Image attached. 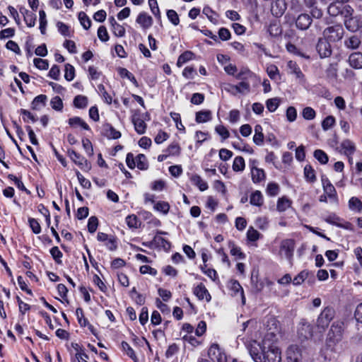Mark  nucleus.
Segmentation results:
<instances>
[{"instance_id": "obj_5", "label": "nucleus", "mask_w": 362, "mask_h": 362, "mask_svg": "<svg viewBox=\"0 0 362 362\" xmlns=\"http://www.w3.org/2000/svg\"><path fill=\"white\" fill-rule=\"evenodd\" d=\"M295 242L293 239H284L281 241L279 245V255L282 258L285 257L289 261L293 256Z\"/></svg>"}, {"instance_id": "obj_32", "label": "nucleus", "mask_w": 362, "mask_h": 362, "mask_svg": "<svg viewBox=\"0 0 362 362\" xmlns=\"http://www.w3.org/2000/svg\"><path fill=\"white\" fill-rule=\"evenodd\" d=\"M250 203L258 207H260L264 204V197L262 193L259 190H255L252 192L250 196Z\"/></svg>"}, {"instance_id": "obj_4", "label": "nucleus", "mask_w": 362, "mask_h": 362, "mask_svg": "<svg viewBox=\"0 0 362 362\" xmlns=\"http://www.w3.org/2000/svg\"><path fill=\"white\" fill-rule=\"evenodd\" d=\"M343 332L344 322L339 320L334 322L328 333V341L334 344L340 341L342 339Z\"/></svg>"}, {"instance_id": "obj_49", "label": "nucleus", "mask_w": 362, "mask_h": 362, "mask_svg": "<svg viewBox=\"0 0 362 362\" xmlns=\"http://www.w3.org/2000/svg\"><path fill=\"white\" fill-rule=\"evenodd\" d=\"M193 53L190 51H186L183 52L180 57H178L177 65L179 67H181L184 64H185L187 62L189 61L192 59Z\"/></svg>"}, {"instance_id": "obj_7", "label": "nucleus", "mask_w": 362, "mask_h": 362, "mask_svg": "<svg viewBox=\"0 0 362 362\" xmlns=\"http://www.w3.org/2000/svg\"><path fill=\"white\" fill-rule=\"evenodd\" d=\"M325 221L332 225L336 226L340 228L347 230H354V226L351 223L344 221L335 214H330L325 218Z\"/></svg>"}, {"instance_id": "obj_21", "label": "nucleus", "mask_w": 362, "mask_h": 362, "mask_svg": "<svg viewBox=\"0 0 362 362\" xmlns=\"http://www.w3.org/2000/svg\"><path fill=\"white\" fill-rule=\"evenodd\" d=\"M287 67L289 74L295 75L296 78L300 81H305V75L303 74L299 66L296 62L291 60L288 61L287 62Z\"/></svg>"}, {"instance_id": "obj_25", "label": "nucleus", "mask_w": 362, "mask_h": 362, "mask_svg": "<svg viewBox=\"0 0 362 362\" xmlns=\"http://www.w3.org/2000/svg\"><path fill=\"white\" fill-rule=\"evenodd\" d=\"M312 23V18L308 14H300L296 19V27L300 30H307Z\"/></svg>"}, {"instance_id": "obj_16", "label": "nucleus", "mask_w": 362, "mask_h": 362, "mask_svg": "<svg viewBox=\"0 0 362 362\" xmlns=\"http://www.w3.org/2000/svg\"><path fill=\"white\" fill-rule=\"evenodd\" d=\"M286 9L285 0H274L272 3L271 12L276 17L281 16Z\"/></svg>"}, {"instance_id": "obj_54", "label": "nucleus", "mask_w": 362, "mask_h": 362, "mask_svg": "<svg viewBox=\"0 0 362 362\" xmlns=\"http://www.w3.org/2000/svg\"><path fill=\"white\" fill-rule=\"evenodd\" d=\"M180 147L177 143L173 142L170 144L165 150V153L170 156H178L180 153Z\"/></svg>"}, {"instance_id": "obj_51", "label": "nucleus", "mask_w": 362, "mask_h": 362, "mask_svg": "<svg viewBox=\"0 0 362 362\" xmlns=\"http://www.w3.org/2000/svg\"><path fill=\"white\" fill-rule=\"evenodd\" d=\"M260 236L261 234L252 226L249 227L247 231V240L250 242H255L259 239Z\"/></svg>"}, {"instance_id": "obj_37", "label": "nucleus", "mask_w": 362, "mask_h": 362, "mask_svg": "<svg viewBox=\"0 0 362 362\" xmlns=\"http://www.w3.org/2000/svg\"><path fill=\"white\" fill-rule=\"evenodd\" d=\"M69 124L73 127H81L85 130H89L88 124L81 117H74L69 119Z\"/></svg>"}, {"instance_id": "obj_19", "label": "nucleus", "mask_w": 362, "mask_h": 362, "mask_svg": "<svg viewBox=\"0 0 362 362\" xmlns=\"http://www.w3.org/2000/svg\"><path fill=\"white\" fill-rule=\"evenodd\" d=\"M136 22L139 24L143 29L146 30L151 27L153 21L152 17L146 12H141L138 15Z\"/></svg>"}, {"instance_id": "obj_59", "label": "nucleus", "mask_w": 362, "mask_h": 362, "mask_svg": "<svg viewBox=\"0 0 362 362\" xmlns=\"http://www.w3.org/2000/svg\"><path fill=\"white\" fill-rule=\"evenodd\" d=\"M302 116L305 119L312 120L316 117V112L310 107H305L302 111Z\"/></svg>"}, {"instance_id": "obj_33", "label": "nucleus", "mask_w": 362, "mask_h": 362, "mask_svg": "<svg viewBox=\"0 0 362 362\" xmlns=\"http://www.w3.org/2000/svg\"><path fill=\"white\" fill-rule=\"evenodd\" d=\"M349 210L354 213H361L362 211V202L356 197H352L348 202Z\"/></svg>"}, {"instance_id": "obj_61", "label": "nucleus", "mask_w": 362, "mask_h": 362, "mask_svg": "<svg viewBox=\"0 0 362 362\" xmlns=\"http://www.w3.org/2000/svg\"><path fill=\"white\" fill-rule=\"evenodd\" d=\"M229 247L230 248L231 255L236 256L240 259L245 258V255L242 252L240 247L235 245L233 243H230Z\"/></svg>"}, {"instance_id": "obj_64", "label": "nucleus", "mask_w": 362, "mask_h": 362, "mask_svg": "<svg viewBox=\"0 0 362 362\" xmlns=\"http://www.w3.org/2000/svg\"><path fill=\"white\" fill-rule=\"evenodd\" d=\"M58 31L64 37L71 36V30L69 27L63 22H58L57 23Z\"/></svg>"}, {"instance_id": "obj_20", "label": "nucleus", "mask_w": 362, "mask_h": 362, "mask_svg": "<svg viewBox=\"0 0 362 362\" xmlns=\"http://www.w3.org/2000/svg\"><path fill=\"white\" fill-rule=\"evenodd\" d=\"M228 287L232 292V295H240L242 303L244 305L245 303V297L244 296L243 288L240 284V283L236 280H231L229 282Z\"/></svg>"}, {"instance_id": "obj_29", "label": "nucleus", "mask_w": 362, "mask_h": 362, "mask_svg": "<svg viewBox=\"0 0 362 362\" xmlns=\"http://www.w3.org/2000/svg\"><path fill=\"white\" fill-rule=\"evenodd\" d=\"M349 65L356 69H362V53L354 52L349 57Z\"/></svg>"}, {"instance_id": "obj_34", "label": "nucleus", "mask_w": 362, "mask_h": 362, "mask_svg": "<svg viewBox=\"0 0 362 362\" xmlns=\"http://www.w3.org/2000/svg\"><path fill=\"white\" fill-rule=\"evenodd\" d=\"M47 97L45 95L41 94L36 96L32 103L31 106L33 110H40L46 105Z\"/></svg>"}, {"instance_id": "obj_38", "label": "nucleus", "mask_w": 362, "mask_h": 362, "mask_svg": "<svg viewBox=\"0 0 362 362\" xmlns=\"http://www.w3.org/2000/svg\"><path fill=\"white\" fill-rule=\"evenodd\" d=\"M304 177L305 180L310 183H313L316 181V175L315 170L310 165H306L304 168Z\"/></svg>"}, {"instance_id": "obj_26", "label": "nucleus", "mask_w": 362, "mask_h": 362, "mask_svg": "<svg viewBox=\"0 0 362 362\" xmlns=\"http://www.w3.org/2000/svg\"><path fill=\"white\" fill-rule=\"evenodd\" d=\"M304 4L310 8V13L313 18H320L322 16V11L316 6L317 0H303Z\"/></svg>"}, {"instance_id": "obj_11", "label": "nucleus", "mask_w": 362, "mask_h": 362, "mask_svg": "<svg viewBox=\"0 0 362 362\" xmlns=\"http://www.w3.org/2000/svg\"><path fill=\"white\" fill-rule=\"evenodd\" d=\"M69 156L70 158L81 169V170H88L90 169V165L87 161V160L76 152L74 150H69L68 151Z\"/></svg>"}, {"instance_id": "obj_24", "label": "nucleus", "mask_w": 362, "mask_h": 362, "mask_svg": "<svg viewBox=\"0 0 362 362\" xmlns=\"http://www.w3.org/2000/svg\"><path fill=\"white\" fill-rule=\"evenodd\" d=\"M132 122L134 125L135 131L139 134H143L146 132V124L140 115L135 114L132 117Z\"/></svg>"}, {"instance_id": "obj_31", "label": "nucleus", "mask_w": 362, "mask_h": 362, "mask_svg": "<svg viewBox=\"0 0 362 362\" xmlns=\"http://www.w3.org/2000/svg\"><path fill=\"white\" fill-rule=\"evenodd\" d=\"M212 119V112L209 110H204L196 112L195 121L197 123H205Z\"/></svg>"}, {"instance_id": "obj_35", "label": "nucleus", "mask_w": 362, "mask_h": 362, "mask_svg": "<svg viewBox=\"0 0 362 362\" xmlns=\"http://www.w3.org/2000/svg\"><path fill=\"white\" fill-rule=\"evenodd\" d=\"M255 75L246 67H243L235 75V78L240 81H249L250 79L255 77Z\"/></svg>"}, {"instance_id": "obj_56", "label": "nucleus", "mask_w": 362, "mask_h": 362, "mask_svg": "<svg viewBox=\"0 0 362 362\" xmlns=\"http://www.w3.org/2000/svg\"><path fill=\"white\" fill-rule=\"evenodd\" d=\"M314 157L321 163L326 164L328 162V156L322 150L317 149L314 151Z\"/></svg>"}, {"instance_id": "obj_45", "label": "nucleus", "mask_w": 362, "mask_h": 362, "mask_svg": "<svg viewBox=\"0 0 362 362\" xmlns=\"http://www.w3.org/2000/svg\"><path fill=\"white\" fill-rule=\"evenodd\" d=\"M153 209L156 211L166 215L170 210V204L167 202L160 201L155 203Z\"/></svg>"}, {"instance_id": "obj_50", "label": "nucleus", "mask_w": 362, "mask_h": 362, "mask_svg": "<svg viewBox=\"0 0 362 362\" xmlns=\"http://www.w3.org/2000/svg\"><path fill=\"white\" fill-rule=\"evenodd\" d=\"M126 223L131 228H137L140 226V221L134 214L127 216L126 218Z\"/></svg>"}, {"instance_id": "obj_47", "label": "nucleus", "mask_w": 362, "mask_h": 362, "mask_svg": "<svg viewBox=\"0 0 362 362\" xmlns=\"http://www.w3.org/2000/svg\"><path fill=\"white\" fill-rule=\"evenodd\" d=\"M335 123L336 119L334 117L329 115L326 117L322 122V128L324 131H327L332 128L335 125Z\"/></svg>"}, {"instance_id": "obj_15", "label": "nucleus", "mask_w": 362, "mask_h": 362, "mask_svg": "<svg viewBox=\"0 0 362 362\" xmlns=\"http://www.w3.org/2000/svg\"><path fill=\"white\" fill-rule=\"evenodd\" d=\"M298 335L301 340L310 338L313 335L311 325L307 322H300L298 328Z\"/></svg>"}, {"instance_id": "obj_14", "label": "nucleus", "mask_w": 362, "mask_h": 362, "mask_svg": "<svg viewBox=\"0 0 362 362\" xmlns=\"http://www.w3.org/2000/svg\"><path fill=\"white\" fill-rule=\"evenodd\" d=\"M193 293L200 300H204L206 302H209L211 299L210 293H209L205 286L202 284H199L194 287Z\"/></svg>"}, {"instance_id": "obj_62", "label": "nucleus", "mask_w": 362, "mask_h": 362, "mask_svg": "<svg viewBox=\"0 0 362 362\" xmlns=\"http://www.w3.org/2000/svg\"><path fill=\"white\" fill-rule=\"evenodd\" d=\"M20 113L23 117V121L25 122H29L30 121L31 122L34 123L37 121V118L35 117V115L27 110L21 109Z\"/></svg>"}, {"instance_id": "obj_9", "label": "nucleus", "mask_w": 362, "mask_h": 362, "mask_svg": "<svg viewBox=\"0 0 362 362\" xmlns=\"http://www.w3.org/2000/svg\"><path fill=\"white\" fill-rule=\"evenodd\" d=\"M208 356L213 362H226L227 361L226 354L217 344L210 346Z\"/></svg>"}, {"instance_id": "obj_40", "label": "nucleus", "mask_w": 362, "mask_h": 362, "mask_svg": "<svg viewBox=\"0 0 362 362\" xmlns=\"http://www.w3.org/2000/svg\"><path fill=\"white\" fill-rule=\"evenodd\" d=\"M74 105L78 109H84L88 105V98L83 95H78L74 99Z\"/></svg>"}, {"instance_id": "obj_10", "label": "nucleus", "mask_w": 362, "mask_h": 362, "mask_svg": "<svg viewBox=\"0 0 362 362\" xmlns=\"http://www.w3.org/2000/svg\"><path fill=\"white\" fill-rule=\"evenodd\" d=\"M97 240L104 243L106 247L110 251H115L117 247L116 238L113 235L99 232L97 235Z\"/></svg>"}, {"instance_id": "obj_12", "label": "nucleus", "mask_w": 362, "mask_h": 362, "mask_svg": "<svg viewBox=\"0 0 362 362\" xmlns=\"http://www.w3.org/2000/svg\"><path fill=\"white\" fill-rule=\"evenodd\" d=\"M288 362H300L302 358L301 349L296 345L290 346L286 351Z\"/></svg>"}, {"instance_id": "obj_30", "label": "nucleus", "mask_w": 362, "mask_h": 362, "mask_svg": "<svg viewBox=\"0 0 362 362\" xmlns=\"http://www.w3.org/2000/svg\"><path fill=\"white\" fill-rule=\"evenodd\" d=\"M228 86L238 93L247 94L250 92L249 81H241L237 85H228Z\"/></svg>"}, {"instance_id": "obj_55", "label": "nucleus", "mask_w": 362, "mask_h": 362, "mask_svg": "<svg viewBox=\"0 0 362 362\" xmlns=\"http://www.w3.org/2000/svg\"><path fill=\"white\" fill-rule=\"evenodd\" d=\"M255 223L258 228L264 230L268 228L269 220L266 216H259L256 218Z\"/></svg>"}, {"instance_id": "obj_44", "label": "nucleus", "mask_w": 362, "mask_h": 362, "mask_svg": "<svg viewBox=\"0 0 362 362\" xmlns=\"http://www.w3.org/2000/svg\"><path fill=\"white\" fill-rule=\"evenodd\" d=\"M136 166L139 170H146L148 167V161L146 156L144 154H139L135 158Z\"/></svg>"}, {"instance_id": "obj_22", "label": "nucleus", "mask_w": 362, "mask_h": 362, "mask_svg": "<svg viewBox=\"0 0 362 362\" xmlns=\"http://www.w3.org/2000/svg\"><path fill=\"white\" fill-rule=\"evenodd\" d=\"M167 234H168V233H166V232L158 230L156 232V235L154 236V238L153 239V243L156 245H157L158 247H161L165 250L169 249L170 247V243L168 240H167L166 239H165L160 236V235H167Z\"/></svg>"}, {"instance_id": "obj_2", "label": "nucleus", "mask_w": 362, "mask_h": 362, "mask_svg": "<svg viewBox=\"0 0 362 362\" xmlns=\"http://www.w3.org/2000/svg\"><path fill=\"white\" fill-rule=\"evenodd\" d=\"M327 12L332 16H341L343 18H349L353 15L354 9L343 2L334 1L329 5Z\"/></svg>"}, {"instance_id": "obj_18", "label": "nucleus", "mask_w": 362, "mask_h": 362, "mask_svg": "<svg viewBox=\"0 0 362 362\" xmlns=\"http://www.w3.org/2000/svg\"><path fill=\"white\" fill-rule=\"evenodd\" d=\"M317 50L321 58L328 57L332 54L331 46L328 41L320 40L317 45Z\"/></svg>"}, {"instance_id": "obj_41", "label": "nucleus", "mask_w": 362, "mask_h": 362, "mask_svg": "<svg viewBox=\"0 0 362 362\" xmlns=\"http://www.w3.org/2000/svg\"><path fill=\"white\" fill-rule=\"evenodd\" d=\"M291 205V202L286 197L279 198L277 201L276 209L279 212L285 211Z\"/></svg>"}, {"instance_id": "obj_17", "label": "nucleus", "mask_w": 362, "mask_h": 362, "mask_svg": "<svg viewBox=\"0 0 362 362\" xmlns=\"http://www.w3.org/2000/svg\"><path fill=\"white\" fill-rule=\"evenodd\" d=\"M340 148L341 153L347 157L352 156L356 149L355 144L349 139L343 140L340 144Z\"/></svg>"}, {"instance_id": "obj_39", "label": "nucleus", "mask_w": 362, "mask_h": 362, "mask_svg": "<svg viewBox=\"0 0 362 362\" xmlns=\"http://www.w3.org/2000/svg\"><path fill=\"white\" fill-rule=\"evenodd\" d=\"M344 45L349 49H356L361 45V40L358 37L353 35L345 40Z\"/></svg>"}, {"instance_id": "obj_63", "label": "nucleus", "mask_w": 362, "mask_h": 362, "mask_svg": "<svg viewBox=\"0 0 362 362\" xmlns=\"http://www.w3.org/2000/svg\"><path fill=\"white\" fill-rule=\"evenodd\" d=\"M50 105L54 110L57 111H61L63 109L62 100L60 97L55 96L52 98L50 101Z\"/></svg>"}, {"instance_id": "obj_48", "label": "nucleus", "mask_w": 362, "mask_h": 362, "mask_svg": "<svg viewBox=\"0 0 362 362\" xmlns=\"http://www.w3.org/2000/svg\"><path fill=\"white\" fill-rule=\"evenodd\" d=\"M279 104L280 100L278 98H270L266 101V107L267 110L271 112L276 111V110L279 106Z\"/></svg>"}, {"instance_id": "obj_42", "label": "nucleus", "mask_w": 362, "mask_h": 362, "mask_svg": "<svg viewBox=\"0 0 362 362\" xmlns=\"http://www.w3.org/2000/svg\"><path fill=\"white\" fill-rule=\"evenodd\" d=\"M232 168L235 172H243L245 168L244 158L242 156L235 157L233 160Z\"/></svg>"}, {"instance_id": "obj_36", "label": "nucleus", "mask_w": 362, "mask_h": 362, "mask_svg": "<svg viewBox=\"0 0 362 362\" xmlns=\"http://www.w3.org/2000/svg\"><path fill=\"white\" fill-rule=\"evenodd\" d=\"M263 129L260 124H257L255 127V134L253 136V141L257 146H262L264 142Z\"/></svg>"}, {"instance_id": "obj_3", "label": "nucleus", "mask_w": 362, "mask_h": 362, "mask_svg": "<svg viewBox=\"0 0 362 362\" xmlns=\"http://www.w3.org/2000/svg\"><path fill=\"white\" fill-rule=\"evenodd\" d=\"M344 30L341 25H334L327 28L323 31L325 38L329 42H338L343 37Z\"/></svg>"}, {"instance_id": "obj_57", "label": "nucleus", "mask_w": 362, "mask_h": 362, "mask_svg": "<svg viewBox=\"0 0 362 362\" xmlns=\"http://www.w3.org/2000/svg\"><path fill=\"white\" fill-rule=\"evenodd\" d=\"M170 116L173 120L175 122L177 129L180 131H182V132H185V127L182 123L180 115L177 112H171Z\"/></svg>"}, {"instance_id": "obj_6", "label": "nucleus", "mask_w": 362, "mask_h": 362, "mask_svg": "<svg viewBox=\"0 0 362 362\" xmlns=\"http://www.w3.org/2000/svg\"><path fill=\"white\" fill-rule=\"evenodd\" d=\"M334 310L330 307H326L320 314L317 320V325L318 327L325 329L328 327L331 320L334 317Z\"/></svg>"}, {"instance_id": "obj_23", "label": "nucleus", "mask_w": 362, "mask_h": 362, "mask_svg": "<svg viewBox=\"0 0 362 362\" xmlns=\"http://www.w3.org/2000/svg\"><path fill=\"white\" fill-rule=\"evenodd\" d=\"M344 23L349 31L356 32L360 29L361 22L357 17H353L352 15L349 18H344Z\"/></svg>"}, {"instance_id": "obj_58", "label": "nucleus", "mask_w": 362, "mask_h": 362, "mask_svg": "<svg viewBox=\"0 0 362 362\" xmlns=\"http://www.w3.org/2000/svg\"><path fill=\"white\" fill-rule=\"evenodd\" d=\"M76 315L78 320V323L82 327H86L89 325L88 320L84 317L83 309L81 308H78L76 310Z\"/></svg>"}, {"instance_id": "obj_46", "label": "nucleus", "mask_w": 362, "mask_h": 362, "mask_svg": "<svg viewBox=\"0 0 362 362\" xmlns=\"http://www.w3.org/2000/svg\"><path fill=\"white\" fill-rule=\"evenodd\" d=\"M280 191L279 185L276 182H269L267 189L266 192L267 195L270 197H275L276 196Z\"/></svg>"}, {"instance_id": "obj_13", "label": "nucleus", "mask_w": 362, "mask_h": 362, "mask_svg": "<svg viewBox=\"0 0 362 362\" xmlns=\"http://www.w3.org/2000/svg\"><path fill=\"white\" fill-rule=\"evenodd\" d=\"M101 133L109 139H117L121 136V133L109 123H105L102 125Z\"/></svg>"}, {"instance_id": "obj_1", "label": "nucleus", "mask_w": 362, "mask_h": 362, "mask_svg": "<svg viewBox=\"0 0 362 362\" xmlns=\"http://www.w3.org/2000/svg\"><path fill=\"white\" fill-rule=\"evenodd\" d=\"M276 337L274 332H268L262 344L254 341L249 353L255 362H281V354L276 345Z\"/></svg>"}, {"instance_id": "obj_27", "label": "nucleus", "mask_w": 362, "mask_h": 362, "mask_svg": "<svg viewBox=\"0 0 362 362\" xmlns=\"http://www.w3.org/2000/svg\"><path fill=\"white\" fill-rule=\"evenodd\" d=\"M189 180L192 185L197 187L202 191H206L209 188L207 182L202 179V177L197 174H192L190 175Z\"/></svg>"}, {"instance_id": "obj_52", "label": "nucleus", "mask_w": 362, "mask_h": 362, "mask_svg": "<svg viewBox=\"0 0 362 362\" xmlns=\"http://www.w3.org/2000/svg\"><path fill=\"white\" fill-rule=\"evenodd\" d=\"M78 20L84 29L88 30L90 28L91 21L84 12L81 11L78 13Z\"/></svg>"}, {"instance_id": "obj_53", "label": "nucleus", "mask_w": 362, "mask_h": 362, "mask_svg": "<svg viewBox=\"0 0 362 362\" xmlns=\"http://www.w3.org/2000/svg\"><path fill=\"white\" fill-rule=\"evenodd\" d=\"M268 32L269 33L270 35L273 37H277L279 36L281 33V28L278 23H272L269 26Z\"/></svg>"}, {"instance_id": "obj_28", "label": "nucleus", "mask_w": 362, "mask_h": 362, "mask_svg": "<svg viewBox=\"0 0 362 362\" xmlns=\"http://www.w3.org/2000/svg\"><path fill=\"white\" fill-rule=\"evenodd\" d=\"M338 67L337 63L330 64L325 70V77L329 82H334L338 76Z\"/></svg>"}, {"instance_id": "obj_60", "label": "nucleus", "mask_w": 362, "mask_h": 362, "mask_svg": "<svg viewBox=\"0 0 362 362\" xmlns=\"http://www.w3.org/2000/svg\"><path fill=\"white\" fill-rule=\"evenodd\" d=\"M64 71V78H66V80L71 81L74 78L75 69L72 65H71L70 64H65Z\"/></svg>"}, {"instance_id": "obj_43", "label": "nucleus", "mask_w": 362, "mask_h": 362, "mask_svg": "<svg viewBox=\"0 0 362 362\" xmlns=\"http://www.w3.org/2000/svg\"><path fill=\"white\" fill-rule=\"evenodd\" d=\"M325 194L334 203H338V198L336 189L332 185H328L323 189Z\"/></svg>"}, {"instance_id": "obj_8", "label": "nucleus", "mask_w": 362, "mask_h": 362, "mask_svg": "<svg viewBox=\"0 0 362 362\" xmlns=\"http://www.w3.org/2000/svg\"><path fill=\"white\" fill-rule=\"evenodd\" d=\"M250 168L252 180L255 184H258L265 180V172L263 169L257 167V161L256 160H250Z\"/></svg>"}]
</instances>
